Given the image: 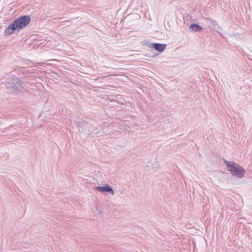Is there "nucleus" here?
Masks as SVG:
<instances>
[{"label":"nucleus","mask_w":252,"mask_h":252,"mask_svg":"<svg viewBox=\"0 0 252 252\" xmlns=\"http://www.w3.org/2000/svg\"><path fill=\"white\" fill-rule=\"evenodd\" d=\"M158 55V54H154L153 55V57H155V56H157Z\"/></svg>","instance_id":"nucleus-10"},{"label":"nucleus","mask_w":252,"mask_h":252,"mask_svg":"<svg viewBox=\"0 0 252 252\" xmlns=\"http://www.w3.org/2000/svg\"><path fill=\"white\" fill-rule=\"evenodd\" d=\"M189 29L191 32H199L201 31L203 28L198 24L193 23L189 26Z\"/></svg>","instance_id":"nucleus-6"},{"label":"nucleus","mask_w":252,"mask_h":252,"mask_svg":"<svg viewBox=\"0 0 252 252\" xmlns=\"http://www.w3.org/2000/svg\"><path fill=\"white\" fill-rule=\"evenodd\" d=\"M147 44H145L149 47H153L154 49L157 50L159 52H163L166 47V44L158 43H150L148 41H147Z\"/></svg>","instance_id":"nucleus-4"},{"label":"nucleus","mask_w":252,"mask_h":252,"mask_svg":"<svg viewBox=\"0 0 252 252\" xmlns=\"http://www.w3.org/2000/svg\"><path fill=\"white\" fill-rule=\"evenodd\" d=\"M147 166L148 167H152L153 169H155L158 167V163L156 161H154L153 163L150 161L147 163Z\"/></svg>","instance_id":"nucleus-7"},{"label":"nucleus","mask_w":252,"mask_h":252,"mask_svg":"<svg viewBox=\"0 0 252 252\" xmlns=\"http://www.w3.org/2000/svg\"><path fill=\"white\" fill-rule=\"evenodd\" d=\"M85 122H82L81 123H79V122H77L76 125L79 127V131H82L83 130V128H82V127L85 124Z\"/></svg>","instance_id":"nucleus-8"},{"label":"nucleus","mask_w":252,"mask_h":252,"mask_svg":"<svg viewBox=\"0 0 252 252\" xmlns=\"http://www.w3.org/2000/svg\"><path fill=\"white\" fill-rule=\"evenodd\" d=\"M209 21L212 23L214 25H215V24H216L217 23V22L216 21H213L212 20H209Z\"/></svg>","instance_id":"nucleus-9"},{"label":"nucleus","mask_w":252,"mask_h":252,"mask_svg":"<svg viewBox=\"0 0 252 252\" xmlns=\"http://www.w3.org/2000/svg\"><path fill=\"white\" fill-rule=\"evenodd\" d=\"M31 20L29 15H22L12 21L4 31V35H8L14 33L15 31H19L26 27Z\"/></svg>","instance_id":"nucleus-1"},{"label":"nucleus","mask_w":252,"mask_h":252,"mask_svg":"<svg viewBox=\"0 0 252 252\" xmlns=\"http://www.w3.org/2000/svg\"><path fill=\"white\" fill-rule=\"evenodd\" d=\"M6 88L15 94H20L22 89L26 88V84L19 78L15 77L10 79L5 84Z\"/></svg>","instance_id":"nucleus-2"},{"label":"nucleus","mask_w":252,"mask_h":252,"mask_svg":"<svg viewBox=\"0 0 252 252\" xmlns=\"http://www.w3.org/2000/svg\"><path fill=\"white\" fill-rule=\"evenodd\" d=\"M96 190L101 192H109L112 194H114L113 189L108 185H105L104 186H98L95 187Z\"/></svg>","instance_id":"nucleus-5"},{"label":"nucleus","mask_w":252,"mask_h":252,"mask_svg":"<svg viewBox=\"0 0 252 252\" xmlns=\"http://www.w3.org/2000/svg\"><path fill=\"white\" fill-rule=\"evenodd\" d=\"M223 161L228 171L234 177L242 178L245 174V169L237 163L233 161H229L223 158Z\"/></svg>","instance_id":"nucleus-3"}]
</instances>
